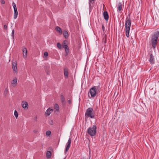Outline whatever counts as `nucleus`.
<instances>
[{
	"label": "nucleus",
	"mask_w": 159,
	"mask_h": 159,
	"mask_svg": "<svg viewBox=\"0 0 159 159\" xmlns=\"http://www.w3.org/2000/svg\"><path fill=\"white\" fill-rule=\"evenodd\" d=\"M131 25L130 15V14H128L127 17L126 18L125 23L126 35L127 37H129V33Z\"/></svg>",
	"instance_id": "nucleus-1"
},
{
	"label": "nucleus",
	"mask_w": 159,
	"mask_h": 159,
	"mask_svg": "<svg viewBox=\"0 0 159 159\" xmlns=\"http://www.w3.org/2000/svg\"><path fill=\"white\" fill-rule=\"evenodd\" d=\"M101 88L100 86H94L91 88L89 90L88 93L89 96L90 97V95L91 97H94L96 95L100 92Z\"/></svg>",
	"instance_id": "nucleus-2"
},
{
	"label": "nucleus",
	"mask_w": 159,
	"mask_h": 159,
	"mask_svg": "<svg viewBox=\"0 0 159 159\" xmlns=\"http://www.w3.org/2000/svg\"><path fill=\"white\" fill-rule=\"evenodd\" d=\"M94 112L92 108H88L86 111L85 114V119H87L89 117L93 118L94 116Z\"/></svg>",
	"instance_id": "nucleus-3"
},
{
	"label": "nucleus",
	"mask_w": 159,
	"mask_h": 159,
	"mask_svg": "<svg viewBox=\"0 0 159 159\" xmlns=\"http://www.w3.org/2000/svg\"><path fill=\"white\" fill-rule=\"evenodd\" d=\"M159 35V31H157L155 32L152 37V48H155L157 45V42Z\"/></svg>",
	"instance_id": "nucleus-4"
},
{
	"label": "nucleus",
	"mask_w": 159,
	"mask_h": 159,
	"mask_svg": "<svg viewBox=\"0 0 159 159\" xmlns=\"http://www.w3.org/2000/svg\"><path fill=\"white\" fill-rule=\"evenodd\" d=\"M96 126L93 125L88 129L87 133L91 137L94 136L96 134Z\"/></svg>",
	"instance_id": "nucleus-5"
},
{
	"label": "nucleus",
	"mask_w": 159,
	"mask_h": 159,
	"mask_svg": "<svg viewBox=\"0 0 159 159\" xmlns=\"http://www.w3.org/2000/svg\"><path fill=\"white\" fill-rule=\"evenodd\" d=\"M71 140L70 138H69L68 139V140L67 143V145L66 147V149L65 150V152H67L69 149L70 148L71 143Z\"/></svg>",
	"instance_id": "nucleus-6"
},
{
	"label": "nucleus",
	"mask_w": 159,
	"mask_h": 159,
	"mask_svg": "<svg viewBox=\"0 0 159 159\" xmlns=\"http://www.w3.org/2000/svg\"><path fill=\"white\" fill-rule=\"evenodd\" d=\"M149 61L151 64H154L155 63V59L154 57L152 54L149 53Z\"/></svg>",
	"instance_id": "nucleus-7"
},
{
	"label": "nucleus",
	"mask_w": 159,
	"mask_h": 159,
	"mask_svg": "<svg viewBox=\"0 0 159 159\" xmlns=\"http://www.w3.org/2000/svg\"><path fill=\"white\" fill-rule=\"evenodd\" d=\"M94 1V0H89V11H91L93 7V3H94L93 2Z\"/></svg>",
	"instance_id": "nucleus-8"
},
{
	"label": "nucleus",
	"mask_w": 159,
	"mask_h": 159,
	"mask_svg": "<svg viewBox=\"0 0 159 159\" xmlns=\"http://www.w3.org/2000/svg\"><path fill=\"white\" fill-rule=\"evenodd\" d=\"M68 69L67 68H65L64 69V74L65 78H67L68 77L69 72Z\"/></svg>",
	"instance_id": "nucleus-9"
},
{
	"label": "nucleus",
	"mask_w": 159,
	"mask_h": 159,
	"mask_svg": "<svg viewBox=\"0 0 159 159\" xmlns=\"http://www.w3.org/2000/svg\"><path fill=\"white\" fill-rule=\"evenodd\" d=\"M12 68L15 72H17V68L16 66V62L15 61L13 62L12 64Z\"/></svg>",
	"instance_id": "nucleus-10"
},
{
	"label": "nucleus",
	"mask_w": 159,
	"mask_h": 159,
	"mask_svg": "<svg viewBox=\"0 0 159 159\" xmlns=\"http://www.w3.org/2000/svg\"><path fill=\"white\" fill-rule=\"evenodd\" d=\"M23 56L24 58H26L27 56V51L26 48L24 47L23 48Z\"/></svg>",
	"instance_id": "nucleus-11"
},
{
	"label": "nucleus",
	"mask_w": 159,
	"mask_h": 159,
	"mask_svg": "<svg viewBox=\"0 0 159 159\" xmlns=\"http://www.w3.org/2000/svg\"><path fill=\"white\" fill-rule=\"evenodd\" d=\"M103 16L105 20H108L109 19V16L107 11H104Z\"/></svg>",
	"instance_id": "nucleus-12"
},
{
	"label": "nucleus",
	"mask_w": 159,
	"mask_h": 159,
	"mask_svg": "<svg viewBox=\"0 0 159 159\" xmlns=\"http://www.w3.org/2000/svg\"><path fill=\"white\" fill-rule=\"evenodd\" d=\"M67 43L68 42L67 40H65L63 42L62 44V45L64 48H67L68 47L67 45Z\"/></svg>",
	"instance_id": "nucleus-13"
},
{
	"label": "nucleus",
	"mask_w": 159,
	"mask_h": 159,
	"mask_svg": "<svg viewBox=\"0 0 159 159\" xmlns=\"http://www.w3.org/2000/svg\"><path fill=\"white\" fill-rule=\"evenodd\" d=\"M118 7H117V11L120 12L122 10V5L120 3H119L118 4Z\"/></svg>",
	"instance_id": "nucleus-14"
},
{
	"label": "nucleus",
	"mask_w": 159,
	"mask_h": 159,
	"mask_svg": "<svg viewBox=\"0 0 159 159\" xmlns=\"http://www.w3.org/2000/svg\"><path fill=\"white\" fill-rule=\"evenodd\" d=\"M61 100L62 104L65 105L66 103V101L65 98L63 95H61Z\"/></svg>",
	"instance_id": "nucleus-15"
},
{
	"label": "nucleus",
	"mask_w": 159,
	"mask_h": 159,
	"mask_svg": "<svg viewBox=\"0 0 159 159\" xmlns=\"http://www.w3.org/2000/svg\"><path fill=\"white\" fill-rule=\"evenodd\" d=\"M52 109L48 108L46 111L45 114L47 116H49L51 113V111H52Z\"/></svg>",
	"instance_id": "nucleus-16"
},
{
	"label": "nucleus",
	"mask_w": 159,
	"mask_h": 159,
	"mask_svg": "<svg viewBox=\"0 0 159 159\" xmlns=\"http://www.w3.org/2000/svg\"><path fill=\"white\" fill-rule=\"evenodd\" d=\"M18 11L17 9H14V18L16 19L17 17Z\"/></svg>",
	"instance_id": "nucleus-17"
},
{
	"label": "nucleus",
	"mask_w": 159,
	"mask_h": 159,
	"mask_svg": "<svg viewBox=\"0 0 159 159\" xmlns=\"http://www.w3.org/2000/svg\"><path fill=\"white\" fill-rule=\"evenodd\" d=\"M55 30L57 32L59 33L60 34H62V31L60 27L58 26H57L56 27Z\"/></svg>",
	"instance_id": "nucleus-18"
},
{
	"label": "nucleus",
	"mask_w": 159,
	"mask_h": 159,
	"mask_svg": "<svg viewBox=\"0 0 159 159\" xmlns=\"http://www.w3.org/2000/svg\"><path fill=\"white\" fill-rule=\"evenodd\" d=\"M63 34L65 38H67L68 37V32L66 30H64L63 31Z\"/></svg>",
	"instance_id": "nucleus-19"
},
{
	"label": "nucleus",
	"mask_w": 159,
	"mask_h": 159,
	"mask_svg": "<svg viewBox=\"0 0 159 159\" xmlns=\"http://www.w3.org/2000/svg\"><path fill=\"white\" fill-rule=\"evenodd\" d=\"M17 82V80L16 79H14L11 82V84L14 87L15 86V84H16Z\"/></svg>",
	"instance_id": "nucleus-20"
},
{
	"label": "nucleus",
	"mask_w": 159,
	"mask_h": 159,
	"mask_svg": "<svg viewBox=\"0 0 159 159\" xmlns=\"http://www.w3.org/2000/svg\"><path fill=\"white\" fill-rule=\"evenodd\" d=\"M28 104L27 102H25L22 104V107L25 109L27 108Z\"/></svg>",
	"instance_id": "nucleus-21"
},
{
	"label": "nucleus",
	"mask_w": 159,
	"mask_h": 159,
	"mask_svg": "<svg viewBox=\"0 0 159 159\" xmlns=\"http://www.w3.org/2000/svg\"><path fill=\"white\" fill-rule=\"evenodd\" d=\"M54 109L56 110L57 111L59 110V106L58 104H55L54 105Z\"/></svg>",
	"instance_id": "nucleus-22"
},
{
	"label": "nucleus",
	"mask_w": 159,
	"mask_h": 159,
	"mask_svg": "<svg viewBox=\"0 0 159 159\" xmlns=\"http://www.w3.org/2000/svg\"><path fill=\"white\" fill-rule=\"evenodd\" d=\"M8 91V88H6L4 90V94L5 96H6L7 94Z\"/></svg>",
	"instance_id": "nucleus-23"
},
{
	"label": "nucleus",
	"mask_w": 159,
	"mask_h": 159,
	"mask_svg": "<svg viewBox=\"0 0 159 159\" xmlns=\"http://www.w3.org/2000/svg\"><path fill=\"white\" fill-rule=\"evenodd\" d=\"M57 47L59 49H61V44L58 43H57Z\"/></svg>",
	"instance_id": "nucleus-24"
},
{
	"label": "nucleus",
	"mask_w": 159,
	"mask_h": 159,
	"mask_svg": "<svg viewBox=\"0 0 159 159\" xmlns=\"http://www.w3.org/2000/svg\"><path fill=\"white\" fill-rule=\"evenodd\" d=\"M14 114L15 116L16 117V118H17L18 116V113L17 112L16 110L15 111Z\"/></svg>",
	"instance_id": "nucleus-25"
},
{
	"label": "nucleus",
	"mask_w": 159,
	"mask_h": 159,
	"mask_svg": "<svg viewBox=\"0 0 159 159\" xmlns=\"http://www.w3.org/2000/svg\"><path fill=\"white\" fill-rule=\"evenodd\" d=\"M47 155L48 157H51V154L50 151H48L47 152Z\"/></svg>",
	"instance_id": "nucleus-26"
},
{
	"label": "nucleus",
	"mask_w": 159,
	"mask_h": 159,
	"mask_svg": "<svg viewBox=\"0 0 159 159\" xmlns=\"http://www.w3.org/2000/svg\"><path fill=\"white\" fill-rule=\"evenodd\" d=\"M51 134V132L50 131L48 130L46 131V134L48 136L49 135Z\"/></svg>",
	"instance_id": "nucleus-27"
},
{
	"label": "nucleus",
	"mask_w": 159,
	"mask_h": 159,
	"mask_svg": "<svg viewBox=\"0 0 159 159\" xmlns=\"http://www.w3.org/2000/svg\"><path fill=\"white\" fill-rule=\"evenodd\" d=\"M12 6L14 8V9H17L16 7V5L15 3L14 2H13L12 3Z\"/></svg>",
	"instance_id": "nucleus-28"
},
{
	"label": "nucleus",
	"mask_w": 159,
	"mask_h": 159,
	"mask_svg": "<svg viewBox=\"0 0 159 159\" xmlns=\"http://www.w3.org/2000/svg\"><path fill=\"white\" fill-rule=\"evenodd\" d=\"M65 49L66 53H68L69 52V49L68 48H65Z\"/></svg>",
	"instance_id": "nucleus-29"
},
{
	"label": "nucleus",
	"mask_w": 159,
	"mask_h": 159,
	"mask_svg": "<svg viewBox=\"0 0 159 159\" xmlns=\"http://www.w3.org/2000/svg\"><path fill=\"white\" fill-rule=\"evenodd\" d=\"M48 55V53L47 52H45L44 53V55L45 57H47Z\"/></svg>",
	"instance_id": "nucleus-30"
},
{
	"label": "nucleus",
	"mask_w": 159,
	"mask_h": 159,
	"mask_svg": "<svg viewBox=\"0 0 159 159\" xmlns=\"http://www.w3.org/2000/svg\"><path fill=\"white\" fill-rule=\"evenodd\" d=\"M14 30H12V33H11V35L14 38Z\"/></svg>",
	"instance_id": "nucleus-31"
},
{
	"label": "nucleus",
	"mask_w": 159,
	"mask_h": 159,
	"mask_svg": "<svg viewBox=\"0 0 159 159\" xmlns=\"http://www.w3.org/2000/svg\"><path fill=\"white\" fill-rule=\"evenodd\" d=\"M4 28L5 30H7V26L6 25H4Z\"/></svg>",
	"instance_id": "nucleus-32"
},
{
	"label": "nucleus",
	"mask_w": 159,
	"mask_h": 159,
	"mask_svg": "<svg viewBox=\"0 0 159 159\" xmlns=\"http://www.w3.org/2000/svg\"><path fill=\"white\" fill-rule=\"evenodd\" d=\"M102 29L103 31H104L105 30V27L103 25H102Z\"/></svg>",
	"instance_id": "nucleus-33"
},
{
	"label": "nucleus",
	"mask_w": 159,
	"mask_h": 159,
	"mask_svg": "<svg viewBox=\"0 0 159 159\" xmlns=\"http://www.w3.org/2000/svg\"><path fill=\"white\" fill-rule=\"evenodd\" d=\"M1 2L2 4H4L5 3V2L4 0H2L1 1Z\"/></svg>",
	"instance_id": "nucleus-34"
},
{
	"label": "nucleus",
	"mask_w": 159,
	"mask_h": 159,
	"mask_svg": "<svg viewBox=\"0 0 159 159\" xmlns=\"http://www.w3.org/2000/svg\"><path fill=\"white\" fill-rule=\"evenodd\" d=\"M72 103L71 101V100H68V103L69 104H71Z\"/></svg>",
	"instance_id": "nucleus-35"
},
{
	"label": "nucleus",
	"mask_w": 159,
	"mask_h": 159,
	"mask_svg": "<svg viewBox=\"0 0 159 159\" xmlns=\"http://www.w3.org/2000/svg\"><path fill=\"white\" fill-rule=\"evenodd\" d=\"M33 131L35 133H38V131L36 130H34Z\"/></svg>",
	"instance_id": "nucleus-36"
},
{
	"label": "nucleus",
	"mask_w": 159,
	"mask_h": 159,
	"mask_svg": "<svg viewBox=\"0 0 159 159\" xmlns=\"http://www.w3.org/2000/svg\"><path fill=\"white\" fill-rule=\"evenodd\" d=\"M49 73H50V72H49V71H48V72H47V74H48V75H49Z\"/></svg>",
	"instance_id": "nucleus-37"
},
{
	"label": "nucleus",
	"mask_w": 159,
	"mask_h": 159,
	"mask_svg": "<svg viewBox=\"0 0 159 159\" xmlns=\"http://www.w3.org/2000/svg\"><path fill=\"white\" fill-rule=\"evenodd\" d=\"M104 43H106V39L105 40V42H104Z\"/></svg>",
	"instance_id": "nucleus-38"
},
{
	"label": "nucleus",
	"mask_w": 159,
	"mask_h": 159,
	"mask_svg": "<svg viewBox=\"0 0 159 159\" xmlns=\"http://www.w3.org/2000/svg\"><path fill=\"white\" fill-rule=\"evenodd\" d=\"M90 159V157H89V159Z\"/></svg>",
	"instance_id": "nucleus-39"
}]
</instances>
